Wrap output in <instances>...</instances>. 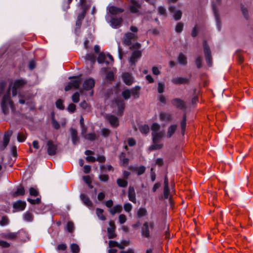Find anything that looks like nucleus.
I'll return each instance as SVG.
<instances>
[{
    "mask_svg": "<svg viewBox=\"0 0 253 253\" xmlns=\"http://www.w3.org/2000/svg\"><path fill=\"white\" fill-rule=\"evenodd\" d=\"M99 180L103 182H106L109 180V176L108 174H100L98 176Z\"/></svg>",
    "mask_w": 253,
    "mask_h": 253,
    "instance_id": "obj_55",
    "label": "nucleus"
},
{
    "mask_svg": "<svg viewBox=\"0 0 253 253\" xmlns=\"http://www.w3.org/2000/svg\"><path fill=\"white\" fill-rule=\"evenodd\" d=\"M85 138L91 141H93L97 139L96 135L94 133H89L84 136Z\"/></svg>",
    "mask_w": 253,
    "mask_h": 253,
    "instance_id": "obj_46",
    "label": "nucleus"
},
{
    "mask_svg": "<svg viewBox=\"0 0 253 253\" xmlns=\"http://www.w3.org/2000/svg\"><path fill=\"white\" fill-rule=\"evenodd\" d=\"M140 89L141 87L140 86L136 85L130 89L131 90V95H132L134 99H138L139 97V90Z\"/></svg>",
    "mask_w": 253,
    "mask_h": 253,
    "instance_id": "obj_27",
    "label": "nucleus"
},
{
    "mask_svg": "<svg viewBox=\"0 0 253 253\" xmlns=\"http://www.w3.org/2000/svg\"><path fill=\"white\" fill-rule=\"evenodd\" d=\"M163 147V145L162 144L153 143L149 147V149L150 151L159 150L162 149Z\"/></svg>",
    "mask_w": 253,
    "mask_h": 253,
    "instance_id": "obj_45",
    "label": "nucleus"
},
{
    "mask_svg": "<svg viewBox=\"0 0 253 253\" xmlns=\"http://www.w3.org/2000/svg\"><path fill=\"white\" fill-rule=\"evenodd\" d=\"M177 129L176 125H171L168 128L167 134V137L168 138H170L175 132Z\"/></svg>",
    "mask_w": 253,
    "mask_h": 253,
    "instance_id": "obj_29",
    "label": "nucleus"
},
{
    "mask_svg": "<svg viewBox=\"0 0 253 253\" xmlns=\"http://www.w3.org/2000/svg\"><path fill=\"white\" fill-rule=\"evenodd\" d=\"M160 119L161 121H171L173 118L170 114L161 112L160 114Z\"/></svg>",
    "mask_w": 253,
    "mask_h": 253,
    "instance_id": "obj_26",
    "label": "nucleus"
},
{
    "mask_svg": "<svg viewBox=\"0 0 253 253\" xmlns=\"http://www.w3.org/2000/svg\"><path fill=\"white\" fill-rule=\"evenodd\" d=\"M106 78L110 81H113L114 80V75L113 72L112 71L108 72L106 74Z\"/></svg>",
    "mask_w": 253,
    "mask_h": 253,
    "instance_id": "obj_61",
    "label": "nucleus"
},
{
    "mask_svg": "<svg viewBox=\"0 0 253 253\" xmlns=\"http://www.w3.org/2000/svg\"><path fill=\"white\" fill-rule=\"evenodd\" d=\"M23 218L24 220L27 222H31L33 220V215L32 213L29 211H27L23 214Z\"/></svg>",
    "mask_w": 253,
    "mask_h": 253,
    "instance_id": "obj_38",
    "label": "nucleus"
},
{
    "mask_svg": "<svg viewBox=\"0 0 253 253\" xmlns=\"http://www.w3.org/2000/svg\"><path fill=\"white\" fill-rule=\"evenodd\" d=\"M12 85V83L9 84L8 89L2 98L1 107L2 111V112L4 114H6L8 113V106H9L11 108L14 107V104L13 101L10 98V88Z\"/></svg>",
    "mask_w": 253,
    "mask_h": 253,
    "instance_id": "obj_1",
    "label": "nucleus"
},
{
    "mask_svg": "<svg viewBox=\"0 0 253 253\" xmlns=\"http://www.w3.org/2000/svg\"><path fill=\"white\" fill-rule=\"evenodd\" d=\"M122 95L125 100H128L131 96V90L129 89H126L122 92Z\"/></svg>",
    "mask_w": 253,
    "mask_h": 253,
    "instance_id": "obj_39",
    "label": "nucleus"
},
{
    "mask_svg": "<svg viewBox=\"0 0 253 253\" xmlns=\"http://www.w3.org/2000/svg\"><path fill=\"white\" fill-rule=\"evenodd\" d=\"M69 130L71 134L72 143L75 145L80 142V138L78 136V131L76 129L73 127H71Z\"/></svg>",
    "mask_w": 253,
    "mask_h": 253,
    "instance_id": "obj_16",
    "label": "nucleus"
},
{
    "mask_svg": "<svg viewBox=\"0 0 253 253\" xmlns=\"http://www.w3.org/2000/svg\"><path fill=\"white\" fill-rule=\"evenodd\" d=\"M30 195L32 196L37 197L39 195V191L33 187H31L29 189Z\"/></svg>",
    "mask_w": 253,
    "mask_h": 253,
    "instance_id": "obj_54",
    "label": "nucleus"
},
{
    "mask_svg": "<svg viewBox=\"0 0 253 253\" xmlns=\"http://www.w3.org/2000/svg\"><path fill=\"white\" fill-rule=\"evenodd\" d=\"M106 118L112 127H117L119 126V119L115 115L109 114Z\"/></svg>",
    "mask_w": 253,
    "mask_h": 253,
    "instance_id": "obj_14",
    "label": "nucleus"
},
{
    "mask_svg": "<svg viewBox=\"0 0 253 253\" xmlns=\"http://www.w3.org/2000/svg\"><path fill=\"white\" fill-rule=\"evenodd\" d=\"M70 249L72 253H79L80 249L78 245L72 243L70 245Z\"/></svg>",
    "mask_w": 253,
    "mask_h": 253,
    "instance_id": "obj_43",
    "label": "nucleus"
},
{
    "mask_svg": "<svg viewBox=\"0 0 253 253\" xmlns=\"http://www.w3.org/2000/svg\"><path fill=\"white\" fill-rule=\"evenodd\" d=\"M26 84V82L22 79L15 80L13 83V86L16 88H19L24 86Z\"/></svg>",
    "mask_w": 253,
    "mask_h": 253,
    "instance_id": "obj_30",
    "label": "nucleus"
},
{
    "mask_svg": "<svg viewBox=\"0 0 253 253\" xmlns=\"http://www.w3.org/2000/svg\"><path fill=\"white\" fill-rule=\"evenodd\" d=\"M146 170V168L143 166H141L137 168V174L138 175H140L143 174Z\"/></svg>",
    "mask_w": 253,
    "mask_h": 253,
    "instance_id": "obj_63",
    "label": "nucleus"
},
{
    "mask_svg": "<svg viewBox=\"0 0 253 253\" xmlns=\"http://www.w3.org/2000/svg\"><path fill=\"white\" fill-rule=\"evenodd\" d=\"M129 5V11L131 13L135 14L139 12V9L141 8V4L136 0H130Z\"/></svg>",
    "mask_w": 253,
    "mask_h": 253,
    "instance_id": "obj_7",
    "label": "nucleus"
},
{
    "mask_svg": "<svg viewBox=\"0 0 253 253\" xmlns=\"http://www.w3.org/2000/svg\"><path fill=\"white\" fill-rule=\"evenodd\" d=\"M177 60L178 63L183 66H185L187 64V58L182 53H180L177 58Z\"/></svg>",
    "mask_w": 253,
    "mask_h": 253,
    "instance_id": "obj_33",
    "label": "nucleus"
},
{
    "mask_svg": "<svg viewBox=\"0 0 253 253\" xmlns=\"http://www.w3.org/2000/svg\"><path fill=\"white\" fill-rule=\"evenodd\" d=\"M182 16V12L178 10L175 12L174 14V18L176 21L180 20Z\"/></svg>",
    "mask_w": 253,
    "mask_h": 253,
    "instance_id": "obj_60",
    "label": "nucleus"
},
{
    "mask_svg": "<svg viewBox=\"0 0 253 253\" xmlns=\"http://www.w3.org/2000/svg\"><path fill=\"white\" fill-rule=\"evenodd\" d=\"M139 130L143 134H147L149 131V127L147 125H142L139 127Z\"/></svg>",
    "mask_w": 253,
    "mask_h": 253,
    "instance_id": "obj_44",
    "label": "nucleus"
},
{
    "mask_svg": "<svg viewBox=\"0 0 253 253\" xmlns=\"http://www.w3.org/2000/svg\"><path fill=\"white\" fill-rule=\"evenodd\" d=\"M117 183L119 187L125 188L127 186L128 182L126 180L122 178H118L117 180Z\"/></svg>",
    "mask_w": 253,
    "mask_h": 253,
    "instance_id": "obj_41",
    "label": "nucleus"
},
{
    "mask_svg": "<svg viewBox=\"0 0 253 253\" xmlns=\"http://www.w3.org/2000/svg\"><path fill=\"white\" fill-rule=\"evenodd\" d=\"M189 78L177 77L172 79L171 82L175 84H188L191 78V74L189 75Z\"/></svg>",
    "mask_w": 253,
    "mask_h": 253,
    "instance_id": "obj_12",
    "label": "nucleus"
},
{
    "mask_svg": "<svg viewBox=\"0 0 253 253\" xmlns=\"http://www.w3.org/2000/svg\"><path fill=\"white\" fill-rule=\"evenodd\" d=\"M79 6L80 7L82 11L85 13L87 12L90 7V4L87 2L86 0H80Z\"/></svg>",
    "mask_w": 253,
    "mask_h": 253,
    "instance_id": "obj_22",
    "label": "nucleus"
},
{
    "mask_svg": "<svg viewBox=\"0 0 253 253\" xmlns=\"http://www.w3.org/2000/svg\"><path fill=\"white\" fill-rule=\"evenodd\" d=\"M72 99L74 103H78L80 101V94L78 92H76L72 96Z\"/></svg>",
    "mask_w": 253,
    "mask_h": 253,
    "instance_id": "obj_56",
    "label": "nucleus"
},
{
    "mask_svg": "<svg viewBox=\"0 0 253 253\" xmlns=\"http://www.w3.org/2000/svg\"><path fill=\"white\" fill-rule=\"evenodd\" d=\"M184 27V24L182 22H178L175 26V32L177 33L182 32Z\"/></svg>",
    "mask_w": 253,
    "mask_h": 253,
    "instance_id": "obj_47",
    "label": "nucleus"
},
{
    "mask_svg": "<svg viewBox=\"0 0 253 253\" xmlns=\"http://www.w3.org/2000/svg\"><path fill=\"white\" fill-rule=\"evenodd\" d=\"M106 56L104 52L100 53L97 58V61L100 64L105 63L106 65H108L109 62L108 61H105Z\"/></svg>",
    "mask_w": 253,
    "mask_h": 253,
    "instance_id": "obj_36",
    "label": "nucleus"
},
{
    "mask_svg": "<svg viewBox=\"0 0 253 253\" xmlns=\"http://www.w3.org/2000/svg\"><path fill=\"white\" fill-rule=\"evenodd\" d=\"M122 17H111L110 20V25L113 28H117L123 22Z\"/></svg>",
    "mask_w": 253,
    "mask_h": 253,
    "instance_id": "obj_19",
    "label": "nucleus"
},
{
    "mask_svg": "<svg viewBox=\"0 0 253 253\" xmlns=\"http://www.w3.org/2000/svg\"><path fill=\"white\" fill-rule=\"evenodd\" d=\"M8 223L9 220L8 217L6 216H3L1 220H0V225L3 226L7 225Z\"/></svg>",
    "mask_w": 253,
    "mask_h": 253,
    "instance_id": "obj_51",
    "label": "nucleus"
},
{
    "mask_svg": "<svg viewBox=\"0 0 253 253\" xmlns=\"http://www.w3.org/2000/svg\"><path fill=\"white\" fill-rule=\"evenodd\" d=\"M51 125L55 129H59L60 127V126L59 123L55 119L54 112L51 113Z\"/></svg>",
    "mask_w": 253,
    "mask_h": 253,
    "instance_id": "obj_31",
    "label": "nucleus"
},
{
    "mask_svg": "<svg viewBox=\"0 0 253 253\" xmlns=\"http://www.w3.org/2000/svg\"><path fill=\"white\" fill-rule=\"evenodd\" d=\"M158 85V92L159 93H162L163 92H164L165 89L164 83L159 82Z\"/></svg>",
    "mask_w": 253,
    "mask_h": 253,
    "instance_id": "obj_58",
    "label": "nucleus"
},
{
    "mask_svg": "<svg viewBox=\"0 0 253 253\" xmlns=\"http://www.w3.org/2000/svg\"><path fill=\"white\" fill-rule=\"evenodd\" d=\"M171 104L176 108L183 110L186 108V104L185 102L178 98H173L171 101Z\"/></svg>",
    "mask_w": 253,
    "mask_h": 253,
    "instance_id": "obj_9",
    "label": "nucleus"
},
{
    "mask_svg": "<svg viewBox=\"0 0 253 253\" xmlns=\"http://www.w3.org/2000/svg\"><path fill=\"white\" fill-rule=\"evenodd\" d=\"M111 132L110 129L106 128H103L101 129V134L104 137H107L109 136Z\"/></svg>",
    "mask_w": 253,
    "mask_h": 253,
    "instance_id": "obj_53",
    "label": "nucleus"
},
{
    "mask_svg": "<svg viewBox=\"0 0 253 253\" xmlns=\"http://www.w3.org/2000/svg\"><path fill=\"white\" fill-rule=\"evenodd\" d=\"M236 59L239 63H242L244 61L243 56L239 53V51L237 50L236 51Z\"/></svg>",
    "mask_w": 253,
    "mask_h": 253,
    "instance_id": "obj_64",
    "label": "nucleus"
},
{
    "mask_svg": "<svg viewBox=\"0 0 253 253\" xmlns=\"http://www.w3.org/2000/svg\"><path fill=\"white\" fill-rule=\"evenodd\" d=\"M135 35L132 33H126L123 40V42L126 45H130L132 43L131 40L134 38Z\"/></svg>",
    "mask_w": 253,
    "mask_h": 253,
    "instance_id": "obj_20",
    "label": "nucleus"
},
{
    "mask_svg": "<svg viewBox=\"0 0 253 253\" xmlns=\"http://www.w3.org/2000/svg\"><path fill=\"white\" fill-rule=\"evenodd\" d=\"M195 63L197 68L201 69L202 67V60L201 56H198L196 59Z\"/></svg>",
    "mask_w": 253,
    "mask_h": 253,
    "instance_id": "obj_57",
    "label": "nucleus"
},
{
    "mask_svg": "<svg viewBox=\"0 0 253 253\" xmlns=\"http://www.w3.org/2000/svg\"><path fill=\"white\" fill-rule=\"evenodd\" d=\"M164 131L152 132V141L153 143H158L164 136Z\"/></svg>",
    "mask_w": 253,
    "mask_h": 253,
    "instance_id": "obj_18",
    "label": "nucleus"
},
{
    "mask_svg": "<svg viewBox=\"0 0 253 253\" xmlns=\"http://www.w3.org/2000/svg\"><path fill=\"white\" fill-rule=\"evenodd\" d=\"M76 109V106L73 103H70L67 108L68 111L71 113H73L74 112H75Z\"/></svg>",
    "mask_w": 253,
    "mask_h": 253,
    "instance_id": "obj_62",
    "label": "nucleus"
},
{
    "mask_svg": "<svg viewBox=\"0 0 253 253\" xmlns=\"http://www.w3.org/2000/svg\"><path fill=\"white\" fill-rule=\"evenodd\" d=\"M104 210L100 208H96V213L98 218L102 221H104L106 219L105 215H103Z\"/></svg>",
    "mask_w": 253,
    "mask_h": 253,
    "instance_id": "obj_35",
    "label": "nucleus"
},
{
    "mask_svg": "<svg viewBox=\"0 0 253 253\" xmlns=\"http://www.w3.org/2000/svg\"><path fill=\"white\" fill-rule=\"evenodd\" d=\"M80 198L83 203L87 207H91L93 206V204L89 198L84 194H81L80 195Z\"/></svg>",
    "mask_w": 253,
    "mask_h": 253,
    "instance_id": "obj_24",
    "label": "nucleus"
},
{
    "mask_svg": "<svg viewBox=\"0 0 253 253\" xmlns=\"http://www.w3.org/2000/svg\"><path fill=\"white\" fill-rule=\"evenodd\" d=\"M151 128L152 132H158L160 129V125L157 123H154L152 124Z\"/></svg>",
    "mask_w": 253,
    "mask_h": 253,
    "instance_id": "obj_50",
    "label": "nucleus"
},
{
    "mask_svg": "<svg viewBox=\"0 0 253 253\" xmlns=\"http://www.w3.org/2000/svg\"><path fill=\"white\" fill-rule=\"evenodd\" d=\"M94 85L95 80L92 78H89L84 81L83 87L84 90L88 91L92 89Z\"/></svg>",
    "mask_w": 253,
    "mask_h": 253,
    "instance_id": "obj_11",
    "label": "nucleus"
},
{
    "mask_svg": "<svg viewBox=\"0 0 253 253\" xmlns=\"http://www.w3.org/2000/svg\"><path fill=\"white\" fill-rule=\"evenodd\" d=\"M128 197L129 200L133 203H136L135 192L134 188L132 186H129L128 188Z\"/></svg>",
    "mask_w": 253,
    "mask_h": 253,
    "instance_id": "obj_25",
    "label": "nucleus"
},
{
    "mask_svg": "<svg viewBox=\"0 0 253 253\" xmlns=\"http://www.w3.org/2000/svg\"><path fill=\"white\" fill-rule=\"evenodd\" d=\"M181 132L184 133L185 130L186 126V115L184 113L182 116V119L180 123Z\"/></svg>",
    "mask_w": 253,
    "mask_h": 253,
    "instance_id": "obj_40",
    "label": "nucleus"
},
{
    "mask_svg": "<svg viewBox=\"0 0 253 253\" xmlns=\"http://www.w3.org/2000/svg\"><path fill=\"white\" fill-rule=\"evenodd\" d=\"M149 223L145 221L141 229V235L142 237L149 239L150 237Z\"/></svg>",
    "mask_w": 253,
    "mask_h": 253,
    "instance_id": "obj_10",
    "label": "nucleus"
},
{
    "mask_svg": "<svg viewBox=\"0 0 253 253\" xmlns=\"http://www.w3.org/2000/svg\"><path fill=\"white\" fill-rule=\"evenodd\" d=\"M212 10L213 11L214 16L216 21V26L217 29L218 31H220L221 29V21L220 18V15L216 4L212 2Z\"/></svg>",
    "mask_w": 253,
    "mask_h": 253,
    "instance_id": "obj_4",
    "label": "nucleus"
},
{
    "mask_svg": "<svg viewBox=\"0 0 253 253\" xmlns=\"http://www.w3.org/2000/svg\"><path fill=\"white\" fill-rule=\"evenodd\" d=\"M86 60L90 61L91 64H94L96 60V57L93 53H88L85 56Z\"/></svg>",
    "mask_w": 253,
    "mask_h": 253,
    "instance_id": "obj_42",
    "label": "nucleus"
},
{
    "mask_svg": "<svg viewBox=\"0 0 253 253\" xmlns=\"http://www.w3.org/2000/svg\"><path fill=\"white\" fill-rule=\"evenodd\" d=\"M47 153L49 156H54L57 154V145L54 144L53 141L49 140L46 142Z\"/></svg>",
    "mask_w": 253,
    "mask_h": 253,
    "instance_id": "obj_5",
    "label": "nucleus"
},
{
    "mask_svg": "<svg viewBox=\"0 0 253 253\" xmlns=\"http://www.w3.org/2000/svg\"><path fill=\"white\" fill-rule=\"evenodd\" d=\"M115 103L117 106V114L119 116H122L125 108V103L123 99L121 98H117L114 100Z\"/></svg>",
    "mask_w": 253,
    "mask_h": 253,
    "instance_id": "obj_6",
    "label": "nucleus"
},
{
    "mask_svg": "<svg viewBox=\"0 0 253 253\" xmlns=\"http://www.w3.org/2000/svg\"><path fill=\"white\" fill-rule=\"evenodd\" d=\"M122 79L125 84L127 85H130L133 82V77L131 74L125 72L122 74Z\"/></svg>",
    "mask_w": 253,
    "mask_h": 253,
    "instance_id": "obj_15",
    "label": "nucleus"
},
{
    "mask_svg": "<svg viewBox=\"0 0 253 253\" xmlns=\"http://www.w3.org/2000/svg\"><path fill=\"white\" fill-rule=\"evenodd\" d=\"M56 107L61 110L64 109V106L63 104V101L61 99H58L55 102Z\"/></svg>",
    "mask_w": 253,
    "mask_h": 253,
    "instance_id": "obj_49",
    "label": "nucleus"
},
{
    "mask_svg": "<svg viewBox=\"0 0 253 253\" xmlns=\"http://www.w3.org/2000/svg\"><path fill=\"white\" fill-rule=\"evenodd\" d=\"M70 81L68 83L67 85L65 86L64 90L66 91H69L72 88L79 89L80 84L82 82L81 75H79L75 76H70L68 78Z\"/></svg>",
    "mask_w": 253,
    "mask_h": 253,
    "instance_id": "obj_2",
    "label": "nucleus"
},
{
    "mask_svg": "<svg viewBox=\"0 0 253 253\" xmlns=\"http://www.w3.org/2000/svg\"><path fill=\"white\" fill-rule=\"evenodd\" d=\"M123 208L121 205H116L112 208L109 210L110 213L112 215H114L116 213H121L122 211Z\"/></svg>",
    "mask_w": 253,
    "mask_h": 253,
    "instance_id": "obj_28",
    "label": "nucleus"
},
{
    "mask_svg": "<svg viewBox=\"0 0 253 253\" xmlns=\"http://www.w3.org/2000/svg\"><path fill=\"white\" fill-rule=\"evenodd\" d=\"M108 10L109 13L111 15H113L123 13L125 11L124 9L122 8L118 7L113 5L109 6L108 8Z\"/></svg>",
    "mask_w": 253,
    "mask_h": 253,
    "instance_id": "obj_23",
    "label": "nucleus"
},
{
    "mask_svg": "<svg viewBox=\"0 0 253 253\" xmlns=\"http://www.w3.org/2000/svg\"><path fill=\"white\" fill-rule=\"evenodd\" d=\"M12 207L16 211H22L26 208V203L25 201L19 200L13 203Z\"/></svg>",
    "mask_w": 253,
    "mask_h": 253,
    "instance_id": "obj_13",
    "label": "nucleus"
},
{
    "mask_svg": "<svg viewBox=\"0 0 253 253\" xmlns=\"http://www.w3.org/2000/svg\"><path fill=\"white\" fill-rule=\"evenodd\" d=\"M66 229L68 232L72 233L74 229V224L71 221H69L67 223Z\"/></svg>",
    "mask_w": 253,
    "mask_h": 253,
    "instance_id": "obj_59",
    "label": "nucleus"
},
{
    "mask_svg": "<svg viewBox=\"0 0 253 253\" xmlns=\"http://www.w3.org/2000/svg\"><path fill=\"white\" fill-rule=\"evenodd\" d=\"M204 53L205 56L206 61L209 66L212 65V57L211 55V51L209 45L206 41H203Z\"/></svg>",
    "mask_w": 253,
    "mask_h": 253,
    "instance_id": "obj_3",
    "label": "nucleus"
},
{
    "mask_svg": "<svg viewBox=\"0 0 253 253\" xmlns=\"http://www.w3.org/2000/svg\"><path fill=\"white\" fill-rule=\"evenodd\" d=\"M27 201L32 205L40 204L41 202V198H37L36 199H32L31 198H28Z\"/></svg>",
    "mask_w": 253,
    "mask_h": 253,
    "instance_id": "obj_48",
    "label": "nucleus"
},
{
    "mask_svg": "<svg viewBox=\"0 0 253 253\" xmlns=\"http://www.w3.org/2000/svg\"><path fill=\"white\" fill-rule=\"evenodd\" d=\"M147 214V211L145 208H140L137 211L136 215L137 218H141L146 216Z\"/></svg>",
    "mask_w": 253,
    "mask_h": 253,
    "instance_id": "obj_34",
    "label": "nucleus"
},
{
    "mask_svg": "<svg viewBox=\"0 0 253 253\" xmlns=\"http://www.w3.org/2000/svg\"><path fill=\"white\" fill-rule=\"evenodd\" d=\"M241 8L242 12L243 13V15H244V17L246 19H248L249 18V15H248V10L247 9V8L244 7V5L242 4L241 5Z\"/></svg>",
    "mask_w": 253,
    "mask_h": 253,
    "instance_id": "obj_52",
    "label": "nucleus"
},
{
    "mask_svg": "<svg viewBox=\"0 0 253 253\" xmlns=\"http://www.w3.org/2000/svg\"><path fill=\"white\" fill-rule=\"evenodd\" d=\"M164 197L165 199L169 198L170 191L169 185V180L167 175L164 178Z\"/></svg>",
    "mask_w": 253,
    "mask_h": 253,
    "instance_id": "obj_21",
    "label": "nucleus"
},
{
    "mask_svg": "<svg viewBox=\"0 0 253 253\" xmlns=\"http://www.w3.org/2000/svg\"><path fill=\"white\" fill-rule=\"evenodd\" d=\"M110 227L107 228V232L109 239H113L116 237V234L115 233L116 229L115 223L113 221H110L109 223Z\"/></svg>",
    "mask_w": 253,
    "mask_h": 253,
    "instance_id": "obj_17",
    "label": "nucleus"
},
{
    "mask_svg": "<svg viewBox=\"0 0 253 253\" xmlns=\"http://www.w3.org/2000/svg\"><path fill=\"white\" fill-rule=\"evenodd\" d=\"M142 52L139 50L133 51L129 58V62L131 65H135L137 60L141 57Z\"/></svg>",
    "mask_w": 253,
    "mask_h": 253,
    "instance_id": "obj_8",
    "label": "nucleus"
},
{
    "mask_svg": "<svg viewBox=\"0 0 253 253\" xmlns=\"http://www.w3.org/2000/svg\"><path fill=\"white\" fill-rule=\"evenodd\" d=\"M25 191L23 186H21L17 188L16 190L13 193L12 196L16 197L19 196H23L25 195Z\"/></svg>",
    "mask_w": 253,
    "mask_h": 253,
    "instance_id": "obj_32",
    "label": "nucleus"
},
{
    "mask_svg": "<svg viewBox=\"0 0 253 253\" xmlns=\"http://www.w3.org/2000/svg\"><path fill=\"white\" fill-rule=\"evenodd\" d=\"M22 232L24 233V232L22 231H19L17 232L9 233L6 235V238L9 239H14L17 238Z\"/></svg>",
    "mask_w": 253,
    "mask_h": 253,
    "instance_id": "obj_37",
    "label": "nucleus"
}]
</instances>
